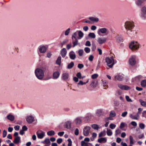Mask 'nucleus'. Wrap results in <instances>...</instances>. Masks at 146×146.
<instances>
[{
  "instance_id": "f257e3e1",
  "label": "nucleus",
  "mask_w": 146,
  "mask_h": 146,
  "mask_svg": "<svg viewBox=\"0 0 146 146\" xmlns=\"http://www.w3.org/2000/svg\"><path fill=\"white\" fill-rule=\"evenodd\" d=\"M134 26L133 22L127 21L125 23V27L126 30V33L130 37H132L137 33L136 31L132 30Z\"/></svg>"
},
{
  "instance_id": "f03ea898",
  "label": "nucleus",
  "mask_w": 146,
  "mask_h": 146,
  "mask_svg": "<svg viewBox=\"0 0 146 146\" xmlns=\"http://www.w3.org/2000/svg\"><path fill=\"white\" fill-rule=\"evenodd\" d=\"M35 76L39 80H42L44 77V71L42 69L37 68L35 71Z\"/></svg>"
},
{
  "instance_id": "7ed1b4c3",
  "label": "nucleus",
  "mask_w": 146,
  "mask_h": 146,
  "mask_svg": "<svg viewBox=\"0 0 146 146\" xmlns=\"http://www.w3.org/2000/svg\"><path fill=\"white\" fill-rule=\"evenodd\" d=\"M105 61L107 65L110 68L113 67L114 65L117 63V61L114 59L113 56H111L110 58L106 57L105 59Z\"/></svg>"
},
{
  "instance_id": "20e7f679",
  "label": "nucleus",
  "mask_w": 146,
  "mask_h": 146,
  "mask_svg": "<svg viewBox=\"0 0 146 146\" xmlns=\"http://www.w3.org/2000/svg\"><path fill=\"white\" fill-rule=\"evenodd\" d=\"M139 44L137 41H135L131 42L129 45L130 49L132 50H138L139 48Z\"/></svg>"
},
{
  "instance_id": "39448f33",
  "label": "nucleus",
  "mask_w": 146,
  "mask_h": 146,
  "mask_svg": "<svg viewBox=\"0 0 146 146\" xmlns=\"http://www.w3.org/2000/svg\"><path fill=\"white\" fill-rule=\"evenodd\" d=\"M97 33L99 35H101L102 34L106 35L108 33V31L106 28H102L99 29L97 31Z\"/></svg>"
},
{
  "instance_id": "423d86ee",
  "label": "nucleus",
  "mask_w": 146,
  "mask_h": 146,
  "mask_svg": "<svg viewBox=\"0 0 146 146\" xmlns=\"http://www.w3.org/2000/svg\"><path fill=\"white\" fill-rule=\"evenodd\" d=\"M136 57L135 55L131 56L129 60V64L131 66H134L136 63Z\"/></svg>"
},
{
  "instance_id": "0eeeda50",
  "label": "nucleus",
  "mask_w": 146,
  "mask_h": 146,
  "mask_svg": "<svg viewBox=\"0 0 146 146\" xmlns=\"http://www.w3.org/2000/svg\"><path fill=\"white\" fill-rule=\"evenodd\" d=\"M107 38L104 37H98L97 39V41L100 44L105 43L106 41Z\"/></svg>"
},
{
  "instance_id": "6e6552de",
  "label": "nucleus",
  "mask_w": 146,
  "mask_h": 146,
  "mask_svg": "<svg viewBox=\"0 0 146 146\" xmlns=\"http://www.w3.org/2000/svg\"><path fill=\"white\" fill-rule=\"evenodd\" d=\"M91 128L89 126L85 127L83 129V134L85 136H88L90 131Z\"/></svg>"
},
{
  "instance_id": "1a4fd4ad",
  "label": "nucleus",
  "mask_w": 146,
  "mask_h": 146,
  "mask_svg": "<svg viewBox=\"0 0 146 146\" xmlns=\"http://www.w3.org/2000/svg\"><path fill=\"white\" fill-rule=\"evenodd\" d=\"M47 50V48L46 46L44 45H41L39 46V50L40 52L42 53H45Z\"/></svg>"
},
{
  "instance_id": "9d476101",
  "label": "nucleus",
  "mask_w": 146,
  "mask_h": 146,
  "mask_svg": "<svg viewBox=\"0 0 146 146\" xmlns=\"http://www.w3.org/2000/svg\"><path fill=\"white\" fill-rule=\"evenodd\" d=\"M123 75L121 74H118L116 75L114 77V80H118L119 81H121L123 80Z\"/></svg>"
},
{
  "instance_id": "9b49d317",
  "label": "nucleus",
  "mask_w": 146,
  "mask_h": 146,
  "mask_svg": "<svg viewBox=\"0 0 146 146\" xmlns=\"http://www.w3.org/2000/svg\"><path fill=\"white\" fill-rule=\"evenodd\" d=\"M118 86L120 89L122 90H127L130 88L129 86L127 85H123L121 84H118Z\"/></svg>"
},
{
  "instance_id": "f8f14e48",
  "label": "nucleus",
  "mask_w": 146,
  "mask_h": 146,
  "mask_svg": "<svg viewBox=\"0 0 146 146\" xmlns=\"http://www.w3.org/2000/svg\"><path fill=\"white\" fill-rule=\"evenodd\" d=\"M36 135L38 138L41 139L44 136L45 133L43 131H41L40 133L37 131L36 132Z\"/></svg>"
},
{
  "instance_id": "ddd939ff",
  "label": "nucleus",
  "mask_w": 146,
  "mask_h": 146,
  "mask_svg": "<svg viewBox=\"0 0 146 146\" xmlns=\"http://www.w3.org/2000/svg\"><path fill=\"white\" fill-rule=\"evenodd\" d=\"M26 120L29 123H31L34 121V117L32 115L28 116Z\"/></svg>"
},
{
  "instance_id": "4468645a",
  "label": "nucleus",
  "mask_w": 146,
  "mask_h": 146,
  "mask_svg": "<svg viewBox=\"0 0 146 146\" xmlns=\"http://www.w3.org/2000/svg\"><path fill=\"white\" fill-rule=\"evenodd\" d=\"M104 112L102 109H100L97 110L96 113L98 116H100L104 114Z\"/></svg>"
},
{
  "instance_id": "2eb2a0df",
  "label": "nucleus",
  "mask_w": 146,
  "mask_h": 146,
  "mask_svg": "<svg viewBox=\"0 0 146 146\" xmlns=\"http://www.w3.org/2000/svg\"><path fill=\"white\" fill-rule=\"evenodd\" d=\"M67 51L65 48H63L60 51V54L63 58H64L67 54Z\"/></svg>"
},
{
  "instance_id": "dca6fc26",
  "label": "nucleus",
  "mask_w": 146,
  "mask_h": 146,
  "mask_svg": "<svg viewBox=\"0 0 146 146\" xmlns=\"http://www.w3.org/2000/svg\"><path fill=\"white\" fill-rule=\"evenodd\" d=\"M69 74L67 72L63 73L62 74V79L64 80H67L68 78Z\"/></svg>"
},
{
  "instance_id": "f3484780",
  "label": "nucleus",
  "mask_w": 146,
  "mask_h": 146,
  "mask_svg": "<svg viewBox=\"0 0 146 146\" xmlns=\"http://www.w3.org/2000/svg\"><path fill=\"white\" fill-rule=\"evenodd\" d=\"M69 56L70 58L72 60H74L76 57L75 52L72 51L69 52Z\"/></svg>"
},
{
  "instance_id": "a211bd4d",
  "label": "nucleus",
  "mask_w": 146,
  "mask_h": 146,
  "mask_svg": "<svg viewBox=\"0 0 146 146\" xmlns=\"http://www.w3.org/2000/svg\"><path fill=\"white\" fill-rule=\"evenodd\" d=\"M71 123L70 121H67L65 122L64 124V126L67 129H70L71 127Z\"/></svg>"
},
{
  "instance_id": "6ab92c4d",
  "label": "nucleus",
  "mask_w": 146,
  "mask_h": 146,
  "mask_svg": "<svg viewBox=\"0 0 146 146\" xmlns=\"http://www.w3.org/2000/svg\"><path fill=\"white\" fill-rule=\"evenodd\" d=\"M60 74L58 71H56L53 73V78L57 79L59 76Z\"/></svg>"
},
{
  "instance_id": "aec40b11",
  "label": "nucleus",
  "mask_w": 146,
  "mask_h": 146,
  "mask_svg": "<svg viewBox=\"0 0 146 146\" xmlns=\"http://www.w3.org/2000/svg\"><path fill=\"white\" fill-rule=\"evenodd\" d=\"M143 76L141 75H138L135 77L133 78L132 79V81L133 82L136 81H139L142 79Z\"/></svg>"
},
{
  "instance_id": "412c9836",
  "label": "nucleus",
  "mask_w": 146,
  "mask_h": 146,
  "mask_svg": "<svg viewBox=\"0 0 146 146\" xmlns=\"http://www.w3.org/2000/svg\"><path fill=\"white\" fill-rule=\"evenodd\" d=\"M98 142L100 143H105L106 142L107 139L106 137H102L99 139L98 140Z\"/></svg>"
},
{
  "instance_id": "4be33fe9",
  "label": "nucleus",
  "mask_w": 146,
  "mask_h": 146,
  "mask_svg": "<svg viewBox=\"0 0 146 146\" xmlns=\"http://www.w3.org/2000/svg\"><path fill=\"white\" fill-rule=\"evenodd\" d=\"M7 117L8 120L11 121H13L15 119L14 116L10 114L8 115L7 116Z\"/></svg>"
},
{
  "instance_id": "5701e85b",
  "label": "nucleus",
  "mask_w": 146,
  "mask_h": 146,
  "mask_svg": "<svg viewBox=\"0 0 146 146\" xmlns=\"http://www.w3.org/2000/svg\"><path fill=\"white\" fill-rule=\"evenodd\" d=\"M89 19L91 21L94 22H97L99 20L98 18L93 17H89Z\"/></svg>"
},
{
  "instance_id": "b1692460",
  "label": "nucleus",
  "mask_w": 146,
  "mask_h": 146,
  "mask_svg": "<svg viewBox=\"0 0 146 146\" xmlns=\"http://www.w3.org/2000/svg\"><path fill=\"white\" fill-rule=\"evenodd\" d=\"M129 138L130 140V145L129 146H132V145L135 143V141H133V138L131 135H130L129 136Z\"/></svg>"
},
{
  "instance_id": "393cba45",
  "label": "nucleus",
  "mask_w": 146,
  "mask_h": 146,
  "mask_svg": "<svg viewBox=\"0 0 146 146\" xmlns=\"http://www.w3.org/2000/svg\"><path fill=\"white\" fill-rule=\"evenodd\" d=\"M115 38L116 39L117 41L118 42H120L121 41H122L123 40L122 37L119 35L115 37Z\"/></svg>"
},
{
  "instance_id": "a878e982",
  "label": "nucleus",
  "mask_w": 146,
  "mask_h": 146,
  "mask_svg": "<svg viewBox=\"0 0 146 146\" xmlns=\"http://www.w3.org/2000/svg\"><path fill=\"white\" fill-rule=\"evenodd\" d=\"M79 37H78V39H80L82 38L83 36V33L81 31H77Z\"/></svg>"
},
{
  "instance_id": "bb28decb",
  "label": "nucleus",
  "mask_w": 146,
  "mask_h": 146,
  "mask_svg": "<svg viewBox=\"0 0 146 146\" xmlns=\"http://www.w3.org/2000/svg\"><path fill=\"white\" fill-rule=\"evenodd\" d=\"M75 121L76 125H79L82 122V120L80 118L77 117L75 119Z\"/></svg>"
},
{
  "instance_id": "cd10ccee",
  "label": "nucleus",
  "mask_w": 146,
  "mask_h": 146,
  "mask_svg": "<svg viewBox=\"0 0 146 146\" xmlns=\"http://www.w3.org/2000/svg\"><path fill=\"white\" fill-rule=\"evenodd\" d=\"M21 138L20 137L18 136L16 137L14 139L13 142L15 144L18 143L20 140Z\"/></svg>"
},
{
  "instance_id": "c85d7f7f",
  "label": "nucleus",
  "mask_w": 146,
  "mask_h": 146,
  "mask_svg": "<svg viewBox=\"0 0 146 146\" xmlns=\"http://www.w3.org/2000/svg\"><path fill=\"white\" fill-rule=\"evenodd\" d=\"M78 34L77 31L73 34L72 36V40H73L74 39H78V38L76 37Z\"/></svg>"
},
{
  "instance_id": "c756f323",
  "label": "nucleus",
  "mask_w": 146,
  "mask_h": 146,
  "mask_svg": "<svg viewBox=\"0 0 146 146\" xmlns=\"http://www.w3.org/2000/svg\"><path fill=\"white\" fill-rule=\"evenodd\" d=\"M139 101L140 102L141 106L144 107H146V100H145V101H144L141 99L139 100Z\"/></svg>"
},
{
  "instance_id": "7c9ffc66",
  "label": "nucleus",
  "mask_w": 146,
  "mask_h": 146,
  "mask_svg": "<svg viewBox=\"0 0 146 146\" xmlns=\"http://www.w3.org/2000/svg\"><path fill=\"white\" fill-rule=\"evenodd\" d=\"M78 39H75V40H72V43L73 44V47H74L76 46L78 44Z\"/></svg>"
},
{
  "instance_id": "2f4dec72",
  "label": "nucleus",
  "mask_w": 146,
  "mask_h": 146,
  "mask_svg": "<svg viewBox=\"0 0 146 146\" xmlns=\"http://www.w3.org/2000/svg\"><path fill=\"white\" fill-rule=\"evenodd\" d=\"M61 58L60 56L58 57L56 60V64L60 65L61 63Z\"/></svg>"
},
{
  "instance_id": "473e14b6",
  "label": "nucleus",
  "mask_w": 146,
  "mask_h": 146,
  "mask_svg": "<svg viewBox=\"0 0 146 146\" xmlns=\"http://www.w3.org/2000/svg\"><path fill=\"white\" fill-rule=\"evenodd\" d=\"M141 85L143 87L146 86V80H143L141 82Z\"/></svg>"
},
{
  "instance_id": "72a5a7b5",
  "label": "nucleus",
  "mask_w": 146,
  "mask_h": 146,
  "mask_svg": "<svg viewBox=\"0 0 146 146\" xmlns=\"http://www.w3.org/2000/svg\"><path fill=\"white\" fill-rule=\"evenodd\" d=\"M92 127L95 130H98L100 127H98V125L96 124H94L92 125Z\"/></svg>"
},
{
  "instance_id": "f704fd0d",
  "label": "nucleus",
  "mask_w": 146,
  "mask_h": 146,
  "mask_svg": "<svg viewBox=\"0 0 146 146\" xmlns=\"http://www.w3.org/2000/svg\"><path fill=\"white\" fill-rule=\"evenodd\" d=\"M135 3L137 5L140 6L143 3V2L141 0H137Z\"/></svg>"
},
{
  "instance_id": "c9c22d12",
  "label": "nucleus",
  "mask_w": 146,
  "mask_h": 146,
  "mask_svg": "<svg viewBox=\"0 0 146 146\" xmlns=\"http://www.w3.org/2000/svg\"><path fill=\"white\" fill-rule=\"evenodd\" d=\"M55 134L54 131L51 130L47 132V134L49 136H52Z\"/></svg>"
},
{
  "instance_id": "e433bc0d",
  "label": "nucleus",
  "mask_w": 146,
  "mask_h": 146,
  "mask_svg": "<svg viewBox=\"0 0 146 146\" xmlns=\"http://www.w3.org/2000/svg\"><path fill=\"white\" fill-rule=\"evenodd\" d=\"M89 82V80H88L86 82H83L82 81L80 80L79 82L78 83V85H83L86 84L87 83H88Z\"/></svg>"
},
{
  "instance_id": "4c0bfd02",
  "label": "nucleus",
  "mask_w": 146,
  "mask_h": 146,
  "mask_svg": "<svg viewBox=\"0 0 146 146\" xmlns=\"http://www.w3.org/2000/svg\"><path fill=\"white\" fill-rule=\"evenodd\" d=\"M107 134L108 135L110 136L112 134V132L111 130L110 129H107Z\"/></svg>"
},
{
  "instance_id": "58836bf2",
  "label": "nucleus",
  "mask_w": 146,
  "mask_h": 146,
  "mask_svg": "<svg viewBox=\"0 0 146 146\" xmlns=\"http://www.w3.org/2000/svg\"><path fill=\"white\" fill-rule=\"evenodd\" d=\"M130 117L133 119H138V118L137 116L135 115H134L132 114H130Z\"/></svg>"
},
{
  "instance_id": "ea45409f",
  "label": "nucleus",
  "mask_w": 146,
  "mask_h": 146,
  "mask_svg": "<svg viewBox=\"0 0 146 146\" xmlns=\"http://www.w3.org/2000/svg\"><path fill=\"white\" fill-rule=\"evenodd\" d=\"M74 66V62H71L67 66V68L68 69H71L72 67H73V66Z\"/></svg>"
},
{
  "instance_id": "a19ab883",
  "label": "nucleus",
  "mask_w": 146,
  "mask_h": 146,
  "mask_svg": "<svg viewBox=\"0 0 146 146\" xmlns=\"http://www.w3.org/2000/svg\"><path fill=\"white\" fill-rule=\"evenodd\" d=\"M116 115V113L114 111H111L110 114V117H113Z\"/></svg>"
},
{
  "instance_id": "79ce46f5",
  "label": "nucleus",
  "mask_w": 146,
  "mask_h": 146,
  "mask_svg": "<svg viewBox=\"0 0 146 146\" xmlns=\"http://www.w3.org/2000/svg\"><path fill=\"white\" fill-rule=\"evenodd\" d=\"M89 37H90L92 38H94L96 37V35L94 33H90L88 34Z\"/></svg>"
},
{
  "instance_id": "37998d69",
  "label": "nucleus",
  "mask_w": 146,
  "mask_h": 146,
  "mask_svg": "<svg viewBox=\"0 0 146 146\" xmlns=\"http://www.w3.org/2000/svg\"><path fill=\"white\" fill-rule=\"evenodd\" d=\"M84 53V51L82 49H79L78 51V54L80 56H82Z\"/></svg>"
},
{
  "instance_id": "c03bdc74",
  "label": "nucleus",
  "mask_w": 146,
  "mask_h": 146,
  "mask_svg": "<svg viewBox=\"0 0 146 146\" xmlns=\"http://www.w3.org/2000/svg\"><path fill=\"white\" fill-rule=\"evenodd\" d=\"M70 29L69 28L68 29L65 31V35L66 36L68 35H69V33L70 31Z\"/></svg>"
},
{
  "instance_id": "a18cd8bd",
  "label": "nucleus",
  "mask_w": 146,
  "mask_h": 146,
  "mask_svg": "<svg viewBox=\"0 0 146 146\" xmlns=\"http://www.w3.org/2000/svg\"><path fill=\"white\" fill-rule=\"evenodd\" d=\"M97 136V134L96 133H94L92 134V137L93 138L91 137L90 138L91 140L93 141L94 140V139Z\"/></svg>"
},
{
  "instance_id": "49530a36",
  "label": "nucleus",
  "mask_w": 146,
  "mask_h": 146,
  "mask_svg": "<svg viewBox=\"0 0 146 146\" xmlns=\"http://www.w3.org/2000/svg\"><path fill=\"white\" fill-rule=\"evenodd\" d=\"M84 50L86 53H88L90 52V48L86 47L84 48Z\"/></svg>"
},
{
  "instance_id": "de8ad7c7",
  "label": "nucleus",
  "mask_w": 146,
  "mask_h": 146,
  "mask_svg": "<svg viewBox=\"0 0 146 146\" xmlns=\"http://www.w3.org/2000/svg\"><path fill=\"white\" fill-rule=\"evenodd\" d=\"M116 126V125L113 123H111L110 125V128L112 129H114Z\"/></svg>"
},
{
  "instance_id": "09e8293b",
  "label": "nucleus",
  "mask_w": 146,
  "mask_h": 146,
  "mask_svg": "<svg viewBox=\"0 0 146 146\" xmlns=\"http://www.w3.org/2000/svg\"><path fill=\"white\" fill-rule=\"evenodd\" d=\"M139 127L141 129H143L145 128V125L143 123H140L139 124Z\"/></svg>"
},
{
  "instance_id": "8fccbe9b",
  "label": "nucleus",
  "mask_w": 146,
  "mask_h": 146,
  "mask_svg": "<svg viewBox=\"0 0 146 146\" xmlns=\"http://www.w3.org/2000/svg\"><path fill=\"white\" fill-rule=\"evenodd\" d=\"M68 146H72V141L70 138H69L68 139Z\"/></svg>"
},
{
  "instance_id": "3c124183",
  "label": "nucleus",
  "mask_w": 146,
  "mask_h": 146,
  "mask_svg": "<svg viewBox=\"0 0 146 146\" xmlns=\"http://www.w3.org/2000/svg\"><path fill=\"white\" fill-rule=\"evenodd\" d=\"M125 98L126 100L128 102H132V100L129 98L128 96H126Z\"/></svg>"
},
{
  "instance_id": "603ef678",
  "label": "nucleus",
  "mask_w": 146,
  "mask_h": 146,
  "mask_svg": "<svg viewBox=\"0 0 146 146\" xmlns=\"http://www.w3.org/2000/svg\"><path fill=\"white\" fill-rule=\"evenodd\" d=\"M84 67V65L82 64H79L78 65V68L79 69H82Z\"/></svg>"
},
{
  "instance_id": "864d4df0",
  "label": "nucleus",
  "mask_w": 146,
  "mask_h": 146,
  "mask_svg": "<svg viewBox=\"0 0 146 146\" xmlns=\"http://www.w3.org/2000/svg\"><path fill=\"white\" fill-rule=\"evenodd\" d=\"M142 11L144 14H146V7H143L142 9Z\"/></svg>"
},
{
  "instance_id": "5fc2aeb1",
  "label": "nucleus",
  "mask_w": 146,
  "mask_h": 146,
  "mask_svg": "<svg viewBox=\"0 0 146 146\" xmlns=\"http://www.w3.org/2000/svg\"><path fill=\"white\" fill-rule=\"evenodd\" d=\"M94 58V56L92 55H91L88 58V60L90 61H93Z\"/></svg>"
},
{
  "instance_id": "6e6d98bb",
  "label": "nucleus",
  "mask_w": 146,
  "mask_h": 146,
  "mask_svg": "<svg viewBox=\"0 0 146 146\" xmlns=\"http://www.w3.org/2000/svg\"><path fill=\"white\" fill-rule=\"evenodd\" d=\"M127 114V111H124L122 113L121 115L122 117H124L126 116Z\"/></svg>"
},
{
  "instance_id": "4d7b16f0",
  "label": "nucleus",
  "mask_w": 146,
  "mask_h": 146,
  "mask_svg": "<svg viewBox=\"0 0 146 146\" xmlns=\"http://www.w3.org/2000/svg\"><path fill=\"white\" fill-rule=\"evenodd\" d=\"M77 77L79 79H82L81 74L80 72H78L76 74Z\"/></svg>"
},
{
  "instance_id": "13d9d810",
  "label": "nucleus",
  "mask_w": 146,
  "mask_h": 146,
  "mask_svg": "<svg viewBox=\"0 0 146 146\" xmlns=\"http://www.w3.org/2000/svg\"><path fill=\"white\" fill-rule=\"evenodd\" d=\"M98 76V75L97 74H93L92 76V78L93 79H94L96 78Z\"/></svg>"
},
{
  "instance_id": "bf43d9fd",
  "label": "nucleus",
  "mask_w": 146,
  "mask_h": 146,
  "mask_svg": "<svg viewBox=\"0 0 146 146\" xmlns=\"http://www.w3.org/2000/svg\"><path fill=\"white\" fill-rule=\"evenodd\" d=\"M87 143L85 142L84 141H82L81 142V146H86Z\"/></svg>"
},
{
  "instance_id": "052dcab7",
  "label": "nucleus",
  "mask_w": 146,
  "mask_h": 146,
  "mask_svg": "<svg viewBox=\"0 0 146 146\" xmlns=\"http://www.w3.org/2000/svg\"><path fill=\"white\" fill-rule=\"evenodd\" d=\"M62 141V140L61 138H59L57 140V142L58 144H60L61 143Z\"/></svg>"
},
{
  "instance_id": "680f3d73",
  "label": "nucleus",
  "mask_w": 146,
  "mask_h": 146,
  "mask_svg": "<svg viewBox=\"0 0 146 146\" xmlns=\"http://www.w3.org/2000/svg\"><path fill=\"white\" fill-rule=\"evenodd\" d=\"M91 43L90 42V41H87L86 42V44H85V45L86 46H91Z\"/></svg>"
},
{
  "instance_id": "e2e57ef3",
  "label": "nucleus",
  "mask_w": 146,
  "mask_h": 146,
  "mask_svg": "<svg viewBox=\"0 0 146 146\" xmlns=\"http://www.w3.org/2000/svg\"><path fill=\"white\" fill-rule=\"evenodd\" d=\"M47 144H48L50 143V141L48 139H46L44 141Z\"/></svg>"
},
{
  "instance_id": "0e129e2a",
  "label": "nucleus",
  "mask_w": 146,
  "mask_h": 146,
  "mask_svg": "<svg viewBox=\"0 0 146 146\" xmlns=\"http://www.w3.org/2000/svg\"><path fill=\"white\" fill-rule=\"evenodd\" d=\"M75 134L76 135H77L79 134V130L78 129L76 128V129L75 132H74Z\"/></svg>"
},
{
  "instance_id": "69168bd1",
  "label": "nucleus",
  "mask_w": 146,
  "mask_h": 146,
  "mask_svg": "<svg viewBox=\"0 0 146 146\" xmlns=\"http://www.w3.org/2000/svg\"><path fill=\"white\" fill-rule=\"evenodd\" d=\"M121 132V131L119 129H116L115 131V134L116 135H117L119 134Z\"/></svg>"
},
{
  "instance_id": "338daca9",
  "label": "nucleus",
  "mask_w": 146,
  "mask_h": 146,
  "mask_svg": "<svg viewBox=\"0 0 146 146\" xmlns=\"http://www.w3.org/2000/svg\"><path fill=\"white\" fill-rule=\"evenodd\" d=\"M125 127V123H121L120 125V128L122 129Z\"/></svg>"
},
{
  "instance_id": "774afa93",
  "label": "nucleus",
  "mask_w": 146,
  "mask_h": 146,
  "mask_svg": "<svg viewBox=\"0 0 146 146\" xmlns=\"http://www.w3.org/2000/svg\"><path fill=\"white\" fill-rule=\"evenodd\" d=\"M131 124L133 126H136L137 125V123L134 121H132L131 123Z\"/></svg>"
}]
</instances>
